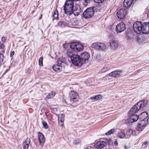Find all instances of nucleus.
<instances>
[{"instance_id":"1","label":"nucleus","mask_w":149,"mask_h":149,"mask_svg":"<svg viewBox=\"0 0 149 149\" xmlns=\"http://www.w3.org/2000/svg\"><path fill=\"white\" fill-rule=\"evenodd\" d=\"M147 103L146 100H143L139 101L130 109L129 112V114L131 115L135 114L142 107H144Z\"/></svg>"},{"instance_id":"2","label":"nucleus","mask_w":149,"mask_h":149,"mask_svg":"<svg viewBox=\"0 0 149 149\" xmlns=\"http://www.w3.org/2000/svg\"><path fill=\"white\" fill-rule=\"evenodd\" d=\"M74 7V3L71 0L66 1L63 6L64 13L67 15L72 14V10H73Z\"/></svg>"},{"instance_id":"3","label":"nucleus","mask_w":149,"mask_h":149,"mask_svg":"<svg viewBox=\"0 0 149 149\" xmlns=\"http://www.w3.org/2000/svg\"><path fill=\"white\" fill-rule=\"evenodd\" d=\"M96 9L94 6L88 8L83 13V17L85 19L89 18L94 15L95 10Z\"/></svg>"},{"instance_id":"4","label":"nucleus","mask_w":149,"mask_h":149,"mask_svg":"<svg viewBox=\"0 0 149 149\" xmlns=\"http://www.w3.org/2000/svg\"><path fill=\"white\" fill-rule=\"evenodd\" d=\"M69 97L70 101L72 103L77 102L79 101V95L74 91H71L69 92Z\"/></svg>"},{"instance_id":"5","label":"nucleus","mask_w":149,"mask_h":149,"mask_svg":"<svg viewBox=\"0 0 149 149\" xmlns=\"http://www.w3.org/2000/svg\"><path fill=\"white\" fill-rule=\"evenodd\" d=\"M70 60L72 63L75 65L81 66L83 64L82 60H81L80 56L78 55L74 54L73 56L71 57Z\"/></svg>"},{"instance_id":"6","label":"nucleus","mask_w":149,"mask_h":149,"mask_svg":"<svg viewBox=\"0 0 149 149\" xmlns=\"http://www.w3.org/2000/svg\"><path fill=\"white\" fill-rule=\"evenodd\" d=\"M142 24L139 21L135 22L133 25V29L137 34H139L142 29Z\"/></svg>"},{"instance_id":"7","label":"nucleus","mask_w":149,"mask_h":149,"mask_svg":"<svg viewBox=\"0 0 149 149\" xmlns=\"http://www.w3.org/2000/svg\"><path fill=\"white\" fill-rule=\"evenodd\" d=\"M127 14V11L124 8L119 9L117 12V16L118 18L123 19L125 17Z\"/></svg>"},{"instance_id":"8","label":"nucleus","mask_w":149,"mask_h":149,"mask_svg":"<svg viewBox=\"0 0 149 149\" xmlns=\"http://www.w3.org/2000/svg\"><path fill=\"white\" fill-rule=\"evenodd\" d=\"M72 11H72V14L73 13L74 15L77 16L81 13L82 10L80 6L78 4H76L74 6L73 10Z\"/></svg>"},{"instance_id":"9","label":"nucleus","mask_w":149,"mask_h":149,"mask_svg":"<svg viewBox=\"0 0 149 149\" xmlns=\"http://www.w3.org/2000/svg\"><path fill=\"white\" fill-rule=\"evenodd\" d=\"M126 29L125 24L123 22H120L116 26V31L117 33L124 31Z\"/></svg>"},{"instance_id":"10","label":"nucleus","mask_w":149,"mask_h":149,"mask_svg":"<svg viewBox=\"0 0 149 149\" xmlns=\"http://www.w3.org/2000/svg\"><path fill=\"white\" fill-rule=\"evenodd\" d=\"M93 48L97 49L99 50H104L106 48L105 45L103 43L100 42L94 43L92 44Z\"/></svg>"},{"instance_id":"11","label":"nucleus","mask_w":149,"mask_h":149,"mask_svg":"<svg viewBox=\"0 0 149 149\" xmlns=\"http://www.w3.org/2000/svg\"><path fill=\"white\" fill-rule=\"evenodd\" d=\"M122 74V71L121 70H116L109 74V75L113 78L119 77Z\"/></svg>"},{"instance_id":"12","label":"nucleus","mask_w":149,"mask_h":149,"mask_svg":"<svg viewBox=\"0 0 149 149\" xmlns=\"http://www.w3.org/2000/svg\"><path fill=\"white\" fill-rule=\"evenodd\" d=\"M148 23L145 22L142 24V29L141 31L144 34H147L149 33Z\"/></svg>"},{"instance_id":"13","label":"nucleus","mask_w":149,"mask_h":149,"mask_svg":"<svg viewBox=\"0 0 149 149\" xmlns=\"http://www.w3.org/2000/svg\"><path fill=\"white\" fill-rule=\"evenodd\" d=\"M80 56L81 60H82L83 64V62L88 60L90 57V54L89 53L85 52L81 54Z\"/></svg>"},{"instance_id":"14","label":"nucleus","mask_w":149,"mask_h":149,"mask_svg":"<svg viewBox=\"0 0 149 149\" xmlns=\"http://www.w3.org/2000/svg\"><path fill=\"white\" fill-rule=\"evenodd\" d=\"M38 134V140L40 144L42 146L45 143V138L44 135L42 133L39 132Z\"/></svg>"},{"instance_id":"15","label":"nucleus","mask_w":149,"mask_h":149,"mask_svg":"<svg viewBox=\"0 0 149 149\" xmlns=\"http://www.w3.org/2000/svg\"><path fill=\"white\" fill-rule=\"evenodd\" d=\"M65 117L64 115L62 114L58 115V123L59 126L62 127L63 125Z\"/></svg>"},{"instance_id":"16","label":"nucleus","mask_w":149,"mask_h":149,"mask_svg":"<svg viewBox=\"0 0 149 149\" xmlns=\"http://www.w3.org/2000/svg\"><path fill=\"white\" fill-rule=\"evenodd\" d=\"M130 115L131 116L130 118L128 119V122L129 124L136 122L138 119L139 116L137 115L134 114Z\"/></svg>"},{"instance_id":"17","label":"nucleus","mask_w":149,"mask_h":149,"mask_svg":"<svg viewBox=\"0 0 149 149\" xmlns=\"http://www.w3.org/2000/svg\"><path fill=\"white\" fill-rule=\"evenodd\" d=\"M106 143L104 141H99L95 145V147L97 149L102 148L106 146Z\"/></svg>"},{"instance_id":"18","label":"nucleus","mask_w":149,"mask_h":149,"mask_svg":"<svg viewBox=\"0 0 149 149\" xmlns=\"http://www.w3.org/2000/svg\"><path fill=\"white\" fill-rule=\"evenodd\" d=\"M134 0H124L123 2V6L126 9L129 8L132 3Z\"/></svg>"},{"instance_id":"19","label":"nucleus","mask_w":149,"mask_h":149,"mask_svg":"<svg viewBox=\"0 0 149 149\" xmlns=\"http://www.w3.org/2000/svg\"><path fill=\"white\" fill-rule=\"evenodd\" d=\"M31 142V139L29 138H27L25 140L23 144L24 149H28L29 144Z\"/></svg>"},{"instance_id":"20","label":"nucleus","mask_w":149,"mask_h":149,"mask_svg":"<svg viewBox=\"0 0 149 149\" xmlns=\"http://www.w3.org/2000/svg\"><path fill=\"white\" fill-rule=\"evenodd\" d=\"M66 59L63 57L59 58L57 61V63L62 66L65 64L66 63Z\"/></svg>"},{"instance_id":"21","label":"nucleus","mask_w":149,"mask_h":149,"mask_svg":"<svg viewBox=\"0 0 149 149\" xmlns=\"http://www.w3.org/2000/svg\"><path fill=\"white\" fill-rule=\"evenodd\" d=\"M110 46L111 48L113 49H115L118 47V45L117 42L114 40H112L110 41Z\"/></svg>"},{"instance_id":"22","label":"nucleus","mask_w":149,"mask_h":149,"mask_svg":"<svg viewBox=\"0 0 149 149\" xmlns=\"http://www.w3.org/2000/svg\"><path fill=\"white\" fill-rule=\"evenodd\" d=\"M146 123L144 120H141L139 122L137 125V127L138 128V129H141L143 128H144L146 127Z\"/></svg>"},{"instance_id":"23","label":"nucleus","mask_w":149,"mask_h":149,"mask_svg":"<svg viewBox=\"0 0 149 149\" xmlns=\"http://www.w3.org/2000/svg\"><path fill=\"white\" fill-rule=\"evenodd\" d=\"M102 96L101 95H97L90 97V99L91 100H94L95 101L100 100L102 99Z\"/></svg>"},{"instance_id":"24","label":"nucleus","mask_w":149,"mask_h":149,"mask_svg":"<svg viewBox=\"0 0 149 149\" xmlns=\"http://www.w3.org/2000/svg\"><path fill=\"white\" fill-rule=\"evenodd\" d=\"M83 49V46L80 43H78V45L75 48V50H74V51L77 52H81L82 51Z\"/></svg>"},{"instance_id":"25","label":"nucleus","mask_w":149,"mask_h":149,"mask_svg":"<svg viewBox=\"0 0 149 149\" xmlns=\"http://www.w3.org/2000/svg\"><path fill=\"white\" fill-rule=\"evenodd\" d=\"M52 68L55 71H60L62 69V66L58 64H55L53 66Z\"/></svg>"},{"instance_id":"26","label":"nucleus","mask_w":149,"mask_h":149,"mask_svg":"<svg viewBox=\"0 0 149 149\" xmlns=\"http://www.w3.org/2000/svg\"><path fill=\"white\" fill-rule=\"evenodd\" d=\"M74 54L71 49H69L68 50L67 53V56L68 57H70V59H71V57L73 56Z\"/></svg>"},{"instance_id":"27","label":"nucleus","mask_w":149,"mask_h":149,"mask_svg":"<svg viewBox=\"0 0 149 149\" xmlns=\"http://www.w3.org/2000/svg\"><path fill=\"white\" fill-rule=\"evenodd\" d=\"M78 43V42H71L70 44V47L71 49L74 51V50H75Z\"/></svg>"},{"instance_id":"28","label":"nucleus","mask_w":149,"mask_h":149,"mask_svg":"<svg viewBox=\"0 0 149 149\" xmlns=\"http://www.w3.org/2000/svg\"><path fill=\"white\" fill-rule=\"evenodd\" d=\"M53 20H54V19H57L58 17V11L57 9H56L54 13L53 14Z\"/></svg>"},{"instance_id":"29","label":"nucleus","mask_w":149,"mask_h":149,"mask_svg":"<svg viewBox=\"0 0 149 149\" xmlns=\"http://www.w3.org/2000/svg\"><path fill=\"white\" fill-rule=\"evenodd\" d=\"M148 116V113L146 112H143L140 115V117L143 119H145Z\"/></svg>"},{"instance_id":"30","label":"nucleus","mask_w":149,"mask_h":149,"mask_svg":"<svg viewBox=\"0 0 149 149\" xmlns=\"http://www.w3.org/2000/svg\"><path fill=\"white\" fill-rule=\"evenodd\" d=\"M124 131H120L118 134V136L120 138H123L125 136Z\"/></svg>"},{"instance_id":"31","label":"nucleus","mask_w":149,"mask_h":149,"mask_svg":"<svg viewBox=\"0 0 149 149\" xmlns=\"http://www.w3.org/2000/svg\"><path fill=\"white\" fill-rule=\"evenodd\" d=\"M55 95V92L52 91L47 96V99H49L53 97Z\"/></svg>"},{"instance_id":"32","label":"nucleus","mask_w":149,"mask_h":149,"mask_svg":"<svg viewBox=\"0 0 149 149\" xmlns=\"http://www.w3.org/2000/svg\"><path fill=\"white\" fill-rule=\"evenodd\" d=\"M136 133H138V131H127L126 134L127 135L130 136L132 134L133 135H135Z\"/></svg>"},{"instance_id":"33","label":"nucleus","mask_w":149,"mask_h":149,"mask_svg":"<svg viewBox=\"0 0 149 149\" xmlns=\"http://www.w3.org/2000/svg\"><path fill=\"white\" fill-rule=\"evenodd\" d=\"M109 69L110 68L108 66H105L101 69V73H104L108 71Z\"/></svg>"},{"instance_id":"34","label":"nucleus","mask_w":149,"mask_h":149,"mask_svg":"<svg viewBox=\"0 0 149 149\" xmlns=\"http://www.w3.org/2000/svg\"><path fill=\"white\" fill-rule=\"evenodd\" d=\"M42 125L44 127L45 129H47L48 128V126L47 122L44 120H42Z\"/></svg>"},{"instance_id":"35","label":"nucleus","mask_w":149,"mask_h":149,"mask_svg":"<svg viewBox=\"0 0 149 149\" xmlns=\"http://www.w3.org/2000/svg\"><path fill=\"white\" fill-rule=\"evenodd\" d=\"M3 55L1 53H0V66L3 62Z\"/></svg>"},{"instance_id":"36","label":"nucleus","mask_w":149,"mask_h":149,"mask_svg":"<svg viewBox=\"0 0 149 149\" xmlns=\"http://www.w3.org/2000/svg\"><path fill=\"white\" fill-rule=\"evenodd\" d=\"M43 57H40L39 59L38 63L40 66H42L43 65Z\"/></svg>"},{"instance_id":"37","label":"nucleus","mask_w":149,"mask_h":149,"mask_svg":"<svg viewBox=\"0 0 149 149\" xmlns=\"http://www.w3.org/2000/svg\"><path fill=\"white\" fill-rule=\"evenodd\" d=\"M92 0H84V2L83 3V5L86 6L88 5V3L90 2Z\"/></svg>"},{"instance_id":"38","label":"nucleus","mask_w":149,"mask_h":149,"mask_svg":"<svg viewBox=\"0 0 149 149\" xmlns=\"http://www.w3.org/2000/svg\"><path fill=\"white\" fill-rule=\"evenodd\" d=\"M50 110L51 112L53 113H55L57 111V109L56 108H50Z\"/></svg>"},{"instance_id":"39","label":"nucleus","mask_w":149,"mask_h":149,"mask_svg":"<svg viewBox=\"0 0 149 149\" xmlns=\"http://www.w3.org/2000/svg\"><path fill=\"white\" fill-rule=\"evenodd\" d=\"M4 47L5 45L4 43L0 42V49H4Z\"/></svg>"},{"instance_id":"40","label":"nucleus","mask_w":149,"mask_h":149,"mask_svg":"<svg viewBox=\"0 0 149 149\" xmlns=\"http://www.w3.org/2000/svg\"><path fill=\"white\" fill-rule=\"evenodd\" d=\"M111 140L107 139L105 142H106V144L107 143L108 145H109L111 144Z\"/></svg>"},{"instance_id":"41","label":"nucleus","mask_w":149,"mask_h":149,"mask_svg":"<svg viewBox=\"0 0 149 149\" xmlns=\"http://www.w3.org/2000/svg\"><path fill=\"white\" fill-rule=\"evenodd\" d=\"M25 72L26 73L30 74L31 72V70L29 68H26L25 70Z\"/></svg>"},{"instance_id":"42","label":"nucleus","mask_w":149,"mask_h":149,"mask_svg":"<svg viewBox=\"0 0 149 149\" xmlns=\"http://www.w3.org/2000/svg\"><path fill=\"white\" fill-rule=\"evenodd\" d=\"M132 33V30L130 29H128L127 31V34L128 35L130 33Z\"/></svg>"},{"instance_id":"43","label":"nucleus","mask_w":149,"mask_h":149,"mask_svg":"<svg viewBox=\"0 0 149 149\" xmlns=\"http://www.w3.org/2000/svg\"><path fill=\"white\" fill-rule=\"evenodd\" d=\"M96 3H102L104 0H93Z\"/></svg>"},{"instance_id":"44","label":"nucleus","mask_w":149,"mask_h":149,"mask_svg":"<svg viewBox=\"0 0 149 149\" xmlns=\"http://www.w3.org/2000/svg\"><path fill=\"white\" fill-rule=\"evenodd\" d=\"M58 25L61 27L64 26V24L62 22H59L58 23Z\"/></svg>"},{"instance_id":"45","label":"nucleus","mask_w":149,"mask_h":149,"mask_svg":"<svg viewBox=\"0 0 149 149\" xmlns=\"http://www.w3.org/2000/svg\"><path fill=\"white\" fill-rule=\"evenodd\" d=\"M112 133V131H108L105 133L106 135H109Z\"/></svg>"},{"instance_id":"46","label":"nucleus","mask_w":149,"mask_h":149,"mask_svg":"<svg viewBox=\"0 0 149 149\" xmlns=\"http://www.w3.org/2000/svg\"><path fill=\"white\" fill-rule=\"evenodd\" d=\"M6 40V38L5 37H3L1 38V41L3 42H5Z\"/></svg>"},{"instance_id":"47","label":"nucleus","mask_w":149,"mask_h":149,"mask_svg":"<svg viewBox=\"0 0 149 149\" xmlns=\"http://www.w3.org/2000/svg\"><path fill=\"white\" fill-rule=\"evenodd\" d=\"M14 53H15L14 51H13V52H12L10 54V57H13L14 54Z\"/></svg>"},{"instance_id":"48","label":"nucleus","mask_w":149,"mask_h":149,"mask_svg":"<svg viewBox=\"0 0 149 149\" xmlns=\"http://www.w3.org/2000/svg\"><path fill=\"white\" fill-rule=\"evenodd\" d=\"M114 144L116 146H117L118 145V143H117V141H116L114 143Z\"/></svg>"},{"instance_id":"49","label":"nucleus","mask_w":149,"mask_h":149,"mask_svg":"<svg viewBox=\"0 0 149 149\" xmlns=\"http://www.w3.org/2000/svg\"><path fill=\"white\" fill-rule=\"evenodd\" d=\"M42 15L41 14L40 15L39 17V19H42Z\"/></svg>"},{"instance_id":"50","label":"nucleus","mask_w":149,"mask_h":149,"mask_svg":"<svg viewBox=\"0 0 149 149\" xmlns=\"http://www.w3.org/2000/svg\"><path fill=\"white\" fill-rule=\"evenodd\" d=\"M73 143H74V144H77L79 143V142L77 143V142H75L74 141L73 142Z\"/></svg>"},{"instance_id":"51","label":"nucleus","mask_w":149,"mask_h":149,"mask_svg":"<svg viewBox=\"0 0 149 149\" xmlns=\"http://www.w3.org/2000/svg\"><path fill=\"white\" fill-rule=\"evenodd\" d=\"M67 45V44H63V46L64 47H65V46Z\"/></svg>"},{"instance_id":"52","label":"nucleus","mask_w":149,"mask_h":149,"mask_svg":"<svg viewBox=\"0 0 149 149\" xmlns=\"http://www.w3.org/2000/svg\"><path fill=\"white\" fill-rule=\"evenodd\" d=\"M147 122L149 123V117H148L147 119Z\"/></svg>"},{"instance_id":"53","label":"nucleus","mask_w":149,"mask_h":149,"mask_svg":"<svg viewBox=\"0 0 149 149\" xmlns=\"http://www.w3.org/2000/svg\"><path fill=\"white\" fill-rule=\"evenodd\" d=\"M148 143L147 142H146V143H144V144L145 145H146V144H147Z\"/></svg>"},{"instance_id":"54","label":"nucleus","mask_w":149,"mask_h":149,"mask_svg":"<svg viewBox=\"0 0 149 149\" xmlns=\"http://www.w3.org/2000/svg\"><path fill=\"white\" fill-rule=\"evenodd\" d=\"M34 12H35V11H34V10H33V11H32V14H33V13H34Z\"/></svg>"},{"instance_id":"55","label":"nucleus","mask_w":149,"mask_h":149,"mask_svg":"<svg viewBox=\"0 0 149 149\" xmlns=\"http://www.w3.org/2000/svg\"><path fill=\"white\" fill-rule=\"evenodd\" d=\"M110 130L111 131V130H114V129H112Z\"/></svg>"},{"instance_id":"56","label":"nucleus","mask_w":149,"mask_h":149,"mask_svg":"<svg viewBox=\"0 0 149 149\" xmlns=\"http://www.w3.org/2000/svg\"><path fill=\"white\" fill-rule=\"evenodd\" d=\"M148 26H149V23H148Z\"/></svg>"},{"instance_id":"57","label":"nucleus","mask_w":149,"mask_h":149,"mask_svg":"<svg viewBox=\"0 0 149 149\" xmlns=\"http://www.w3.org/2000/svg\"><path fill=\"white\" fill-rule=\"evenodd\" d=\"M129 130H131V129H130Z\"/></svg>"}]
</instances>
